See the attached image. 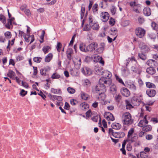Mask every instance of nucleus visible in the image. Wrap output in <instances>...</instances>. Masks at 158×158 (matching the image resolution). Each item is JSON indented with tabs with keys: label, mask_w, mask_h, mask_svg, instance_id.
<instances>
[{
	"label": "nucleus",
	"mask_w": 158,
	"mask_h": 158,
	"mask_svg": "<svg viewBox=\"0 0 158 158\" xmlns=\"http://www.w3.org/2000/svg\"><path fill=\"white\" fill-rule=\"evenodd\" d=\"M102 75L103 76L99 80L100 83H104L107 87L109 86L112 82L111 78L112 77L111 73L108 71L105 70L103 71Z\"/></svg>",
	"instance_id": "f257e3e1"
},
{
	"label": "nucleus",
	"mask_w": 158,
	"mask_h": 158,
	"mask_svg": "<svg viewBox=\"0 0 158 158\" xmlns=\"http://www.w3.org/2000/svg\"><path fill=\"white\" fill-rule=\"evenodd\" d=\"M106 87H107V85L104 83H100L99 80L98 84L92 87V91L94 94H97L100 95L106 91Z\"/></svg>",
	"instance_id": "f03ea898"
},
{
	"label": "nucleus",
	"mask_w": 158,
	"mask_h": 158,
	"mask_svg": "<svg viewBox=\"0 0 158 158\" xmlns=\"http://www.w3.org/2000/svg\"><path fill=\"white\" fill-rule=\"evenodd\" d=\"M122 120L123 124L129 126L133 123L131 114L128 112L123 113L122 117Z\"/></svg>",
	"instance_id": "7ed1b4c3"
},
{
	"label": "nucleus",
	"mask_w": 158,
	"mask_h": 158,
	"mask_svg": "<svg viewBox=\"0 0 158 158\" xmlns=\"http://www.w3.org/2000/svg\"><path fill=\"white\" fill-rule=\"evenodd\" d=\"M135 33L137 36L141 38L144 36L145 33V31L144 29L139 27L136 29Z\"/></svg>",
	"instance_id": "20e7f679"
},
{
	"label": "nucleus",
	"mask_w": 158,
	"mask_h": 158,
	"mask_svg": "<svg viewBox=\"0 0 158 158\" xmlns=\"http://www.w3.org/2000/svg\"><path fill=\"white\" fill-rule=\"evenodd\" d=\"M100 17L103 22H106L109 19V15L107 12H103L101 13Z\"/></svg>",
	"instance_id": "39448f33"
},
{
	"label": "nucleus",
	"mask_w": 158,
	"mask_h": 158,
	"mask_svg": "<svg viewBox=\"0 0 158 158\" xmlns=\"http://www.w3.org/2000/svg\"><path fill=\"white\" fill-rule=\"evenodd\" d=\"M131 102L132 104L134 106H138L140 104H142V103L140 100L138 98L136 97H133L131 100Z\"/></svg>",
	"instance_id": "423d86ee"
},
{
	"label": "nucleus",
	"mask_w": 158,
	"mask_h": 158,
	"mask_svg": "<svg viewBox=\"0 0 158 158\" xmlns=\"http://www.w3.org/2000/svg\"><path fill=\"white\" fill-rule=\"evenodd\" d=\"M81 70L82 73L84 75L87 76L90 75L92 73V71L90 68L87 67H84L82 68Z\"/></svg>",
	"instance_id": "0eeeda50"
},
{
	"label": "nucleus",
	"mask_w": 158,
	"mask_h": 158,
	"mask_svg": "<svg viewBox=\"0 0 158 158\" xmlns=\"http://www.w3.org/2000/svg\"><path fill=\"white\" fill-rule=\"evenodd\" d=\"M134 64L135 66H132L131 70L133 72L137 73H139L141 71V67L138 65V63L137 64Z\"/></svg>",
	"instance_id": "6e6552de"
},
{
	"label": "nucleus",
	"mask_w": 158,
	"mask_h": 158,
	"mask_svg": "<svg viewBox=\"0 0 158 158\" xmlns=\"http://www.w3.org/2000/svg\"><path fill=\"white\" fill-rule=\"evenodd\" d=\"M98 47V44L97 43H92L89 44L87 47L88 51H93Z\"/></svg>",
	"instance_id": "1a4fd4ad"
},
{
	"label": "nucleus",
	"mask_w": 158,
	"mask_h": 158,
	"mask_svg": "<svg viewBox=\"0 0 158 158\" xmlns=\"http://www.w3.org/2000/svg\"><path fill=\"white\" fill-rule=\"evenodd\" d=\"M104 116L108 121H113L114 120V118L113 114L109 112H105L104 114Z\"/></svg>",
	"instance_id": "9d476101"
},
{
	"label": "nucleus",
	"mask_w": 158,
	"mask_h": 158,
	"mask_svg": "<svg viewBox=\"0 0 158 158\" xmlns=\"http://www.w3.org/2000/svg\"><path fill=\"white\" fill-rule=\"evenodd\" d=\"M146 63L150 67H156L158 65V63L156 61L152 59L148 60Z\"/></svg>",
	"instance_id": "9b49d317"
},
{
	"label": "nucleus",
	"mask_w": 158,
	"mask_h": 158,
	"mask_svg": "<svg viewBox=\"0 0 158 158\" xmlns=\"http://www.w3.org/2000/svg\"><path fill=\"white\" fill-rule=\"evenodd\" d=\"M94 70L95 73L98 75H102L103 72V68L97 66H95Z\"/></svg>",
	"instance_id": "f8f14e48"
},
{
	"label": "nucleus",
	"mask_w": 158,
	"mask_h": 158,
	"mask_svg": "<svg viewBox=\"0 0 158 158\" xmlns=\"http://www.w3.org/2000/svg\"><path fill=\"white\" fill-rule=\"evenodd\" d=\"M120 92L123 95L126 97H128L130 95V92L129 90L125 87L121 88Z\"/></svg>",
	"instance_id": "ddd939ff"
},
{
	"label": "nucleus",
	"mask_w": 158,
	"mask_h": 158,
	"mask_svg": "<svg viewBox=\"0 0 158 158\" xmlns=\"http://www.w3.org/2000/svg\"><path fill=\"white\" fill-rule=\"evenodd\" d=\"M34 36L33 35H30L29 34L27 35H23V37L25 39V41L27 42H29L30 40L29 39V38H31V41L30 43V44H31L34 41L35 39L34 38Z\"/></svg>",
	"instance_id": "4468645a"
},
{
	"label": "nucleus",
	"mask_w": 158,
	"mask_h": 158,
	"mask_svg": "<svg viewBox=\"0 0 158 158\" xmlns=\"http://www.w3.org/2000/svg\"><path fill=\"white\" fill-rule=\"evenodd\" d=\"M112 135L116 138H122L125 136V134L123 132L112 133Z\"/></svg>",
	"instance_id": "2eb2a0df"
},
{
	"label": "nucleus",
	"mask_w": 158,
	"mask_h": 158,
	"mask_svg": "<svg viewBox=\"0 0 158 158\" xmlns=\"http://www.w3.org/2000/svg\"><path fill=\"white\" fill-rule=\"evenodd\" d=\"M147 94L150 97H154L156 94V92L154 89H148L146 91Z\"/></svg>",
	"instance_id": "dca6fc26"
},
{
	"label": "nucleus",
	"mask_w": 158,
	"mask_h": 158,
	"mask_svg": "<svg viewBox=\"0 0 158 158\" xmlns=\"http://www.w3.org/2000/svg\"><path fill=\"white\" fill-rule=\"evenodd\" d=\"M143 12L145 16H149L151 14V9L149 7H146L144 8Z\"/></svg>",
	"instance_id": "f3484780"
},
{
	"label": "nucleus",
	"mask_w": 158,
	"mask_h": 158,
	"mask_svg": "<svg viewBox=\"0 0 158 158\" xmlns=\"http://www.w3.org/2000/svg\"><path fill=\"white\" fill-rule=\"evenodd\" d=\"M130 62L132 64H137V60L134 57H132L131 58H129L126 60V65H127Z\"/></svg>",
	"instance_id": "a211bd4d"
},
{
	"label": "nucleus",
	"mask_w": 158,
	"mask_h": 158,
	"mask_svg": "<svg viewBox=\"0 0 158 158\" xmlns=\"http://www.w3.org/2000/svg\"><path fill=\"white\" fill-rule=\"evenodd\" d=\"M48 96L53 101H54L55 100H56L59 101H61L62 100V98L61 96L56 95H52L51 94H50Z\"/></svg>",
	"instance_id": "6ab92c4d"
},
{
	"label": "nucleus",
	"mask_w": 158,
	"mask_h": 158,
	"mask_svg": "<svg viewBox=\"0 0 158 158\" xmlns=\"http://www.w3.org/2000/svg\"><path fill=\"white\" fill-rule=\"evenodd\" d=\"M117 91V87L116 85H112L110 88V93L112 94H115Z\"/></svg>",
	"instance_id": "aec40b11"
},
{
	"label": "nucleus",
	"mask_w": 158,
	"mask_h": 158,
	"mask_svg": "<svg viewBox=\"0 0 158 158\" xmlns=\"http://www.w3.org/2000/svg\"><path fill=\"white\" fill-rule=\"evenodd\" d=\"M139 47L142 50V51L143 52H148L150 50L149 48L144 44L140 45Z\"/></svg>",
	"instance_id": "412c9836"
},
{
	"label": "nucleus",
	"mask_w": 158,
	"mask_h": 158,
	"mask_svg": "<svg viewBox=\"0 0 158 158\" xmlns=\"http://www.w3.org/2000/svg\"><path fill=\"white\" fill-rule=\"evenodd\" d=\"M100 46V47L96 49V51L99 53H101L104 50L105 44L103 43H101Z\"/></svg>",
	"instance_id": "4be33fe9"
},
{
	"label": "nucleus",
	"mask_w": 158,
	"mask_h": 158,
	"mask_svg": "<svg viewBox=\"0 0 158 158\" xmlns=\"http://www.w3.org/2000/svg\"><path fill=\"white\" fill-rule=\"evenodd\" d=\"M111 127L112 128L117 130L120 129L122 127L120 124L117 123H113L111 125Z\"/></svg>",
	"instance_id": "5701e85b"
},
{
	"label": "nucleus",
	"mask_w": 158,
	"mask_h": 158,
	"mask_svg": "<svg viewBox=\"0 0 158 158\" xmlns=\"http://www.w3.org/2000/svg\"><path fill=\"white\" fill-rule=\"evenodd\" d=\"M50 69V68L49 67L47 66L44 69H41L40 70V73L42 75L45 76L46 72L49 71Z\"/></svg>",
	"instance_id": "b1692460"
},
{
	"label": "nucleus",
	"mask_w": 158,
	"mask_h": 158,
	"mask_svg": "<svg viewBox=\"0 0 158 158\" xmlns=\"http://www.w3.org/2000/svg\"><path fill=\"white\" fill-rule=\"evenodd\" d=\"M79 48L81 51L85 52H88L87 47L85 48V44L82 43L80 44Z\"/></svg>",
	"instance_id": "393cba45"
},
{
	"label": "nucleus",
	"mask_w": 158,
	"mask_h": 158,
	"mask_svg": "<svg viewBox=\"0 0 158 158\" xmlns=\"http://www.w3.org/2000/svg\"><path fill=\"white\" fill-rule=\"evenodd\" d=\"M153 67H150L146 69V72L149 74H153L155 73L156 70Z\"/></svg>",
	"instance_id": "a878e982"
},
{
	"label": "nucleus",
	"mask_w": 158,
	"mask_h": 158,
	"mask_svg": "<svg viewBox=\"0 0 158 158\" xmlns=\"http://www.w3.org/2000/svg\"><path fill=\"white\" fill-rule=\"evenodd\" d=\"M126 106V109L128 110H130L133 107L131 105V102L129 101L126 100L125 101Z\"/></svg>",
	"instance_id": "bb28decb"
},
{
	"label": "nucleus",
	"mask_w": 158,
	"mask_h": 158,
	"mask_svg": "<svg viewBox=\"0 0 158 158\" xmlns=\"http://www.w3.org/2000/svg\"><path fill=\"white\" fill-rule=\"evenodd\" d=\"M15 73L12 70H10L7 74V76L13 79H15Z\"/></svg>",
	"instance_id": "cd10ccee"
},
{
	"label": "nucleus",
	"mask_w": 158,
	"mask_h": 158,
	"mask_svg": "<svg viewBox=\"0 0 158 158\" xmlns=\"http://www.w3.org/2000/svg\"><path fill=\"white\" fill-rule=\"evenodd\" d=\"M53 55L52 53H49L45 57V61L46 62H49L52 59Z\"/></svg>",
	"instance_id": "c85d7f7f"
},
{
	"label": "nucleus",
	"mask_w": 158,
	"mask_h": 158,
	"mask_svg": "<svg viewBox=\"0 0 158 158\" xmlns=\"http://www.w3.org/2000/svg\"><path fill=\"white\" fill-rule=\"evenodd\" d=\"M146 85L147 87L149 88L155 89L156 88V86L154 84L150 82H146Z\"/></svg>",
	"instance_id": "c756f323"
},
{
	"label": "nucleus",
	"mask_w": 158,
	"mask_h": 158,
	"mask_svg": "<svg viewBox=\"0 0 158 158\" xmlns=\"http://www.w3.org/2000/svg\"><path fill=\"white\" fill-rule=\"evenodd\" d=\"M98 5L97 3L95 4L93 6L92 10L94 14H97L98 13Z\"/></svg>",
	"instance_id": "7c9ffc66"
},
{
	"label": "nucleus",
	"mask_w": 158,
	"mask_h": 158,
	"mask_svg": "<svg viewBox=\"0 0 158 158\" xmlns=\"http://www.w3.org/2000/svg\"><path fill=\"white\" fill-rule=\"evenodd\" d=\"M152 130L151 126L150 125H147L143 128V130L147 132L150 131Z\"/></svg>",
	"instance_id": "2f4dec72"
},
{
	"label": "nucleus",
	"mask_w": 158,
	"mask_h": 158,
	"mask_svg": "<svg viewBox=\"0 0 158 158\" xmlns=\"http://www.w3.org/2000/svg\"><path fill=\"white\" fill-rule=\"evenodd\" d=\"M51 91L52 93L55 94H61V91L60 89L57 90L54 88H52L51 90Z\"/></svg>",
	"instance_id": "473e14b6"
},
{
	"label": "nucleus",
	"mask_w": 158,
	"mask_h": 158,
	"mask_svg": "<svg viewBox=\"0 0 158 158\" xmlns=\"http://www.w3.org/2000/svg\"><path fill=\"white\" fill-rule=\"evenodd\" d=\"M50 49V47L48 46H45L43 47L42 50L45 54L48 52Z\"/></svg>",
	"instance_id": "72a5a7b5"
},
{
	"label": "nucleus",
	"mask_w": 158,
	"mask_h": 158,
	"mask_svg": "<svg viewBox=\"0 0 158 158\" xmlns=\"http://www.w3.org/2000/svg\"><path fill=\"white\" fill-rule=\"evenodd\" d=\"M111 31H112L113 33H111V34L113 35H116V36L113 39V41L115 40V39L116 38V37L117 36V30L115 28H113L111 30Z\"/></svg>",
	"instance_id": "f704fd0d"
},
{
	"label": "nucleus",
	"mask_w": 158,
	"mask_h": 158,
	"mask_svg": "<svg viewBox=\"0 0 158 158\" xmlns=\"http://www.w3.org/2000/svg\"><path fill=\"white\" fill-rule=\"evenodd\" d=\"M7 22L5 24V27L7 29H10V26L12 25V23L10 22V20L7 19Z\"/></svg>",
	"instance_id": "c9c22d12"
},
{
	"label": "nucleus",
	"mask_w": 158,
	"mask_h": 158,
	"mask_svg": "<svg viewBox=\"0 0 158 158\" xmlns=\"http://www.w3.org/2000/svg\"><path fill=\"white\" fill-rule=\"evenodd\" d=\"M81 97L82 99L85 100H86L88 98V95L85 93L83 92H81Z\"/></svg>",
	"instance_id": "e433bc0d"
},
{
	"label": "nucleus",
	"mask_w": 158,
	"mask_h": 158,
	"mask_svg": "<svg viewBox=\"0 0 158 158\" xmlns=\"http://www.w3.org/2000/svg\"><path fill=\"white\" fill-rule=\"evenodd\" d=\"M42 58L40 57H35L33 58V60L35 62L37 63H40L41 62Z\"/></svg>",
	"instance_id": "4c0bfd02"
},
{
	"label": "nucleus",
	"mask_w": 158,
	"mask_h": 158,
	"mask_svg": "<svg viewBox=\"0 0 158 158\" xmlns=\"http://www.w3.org/2000/svg\"><path fill=\"white\" fill-rule=\"evenodd\" d=\"M67 91L70 94H73L75 92V90L73 88L69 87L67 89Z\"/></svg>",
	"instance_id": "58836bf2"
},
{
	"label": "nucleus",
	"mask_w": 158,
	"mask_h": 158,
	"mask_svg": "<svg viewBox=\"0 0 158 158\" xmlns=\"http://www.w3.org/2000/svg\"><path fill=\"white\" fill-rule=\"evenodd\" d=\"M4 36L7 39L10 38L11 37V34L10 31H7L4 33Z\"/></svg>",
	"instance_id": "ea45409f"
},
{
	"label": "nucleus",
	"mask_w": 158,
	"mask_h": 158,
	"mask_svg": "<svg viewBox=\"0 0 158 158\" xmlns=\"http://www.w3.org/2000/svg\"><path fill=\"white\" fill-rule=\"evenodd\" d=\"M90 26L94 30H98V28L99 25L97 23H94L92 24V25H91Z\"/></svg>",
	"instance_id": "a19ab883"
},
{
	"label": "nucleus",
	"mask_w": 158,
	"mask_h": 158,
	"mask_svg": "<svg viewBox=\"0 0 158 158\" xmlns=\"http://www.w3.org/2000/svg\"><path fill=\"white\" fill-rule=\"evenodd\" d=\"M110 11L112 15H115L116 12V7L114 6H112L110 8Z\"/></svg>",
	"instance_id": "79ce46f5"
},
{
	"label": "nucleus",
	"mask_w": 158,
	"mask_h": 158,
	"mask_svg": "<svg viewBox=\"0 0 158 158\" xmlns=\"http://www.w3.org/2000/svg\"><path fill=\"white\" fill-rule=\"evenodd\" d=\"M129 88L134 91H135L136 90V86L133 83H131L129 85Z\"/></svg>",
	"instance_id": "37998d69"
},
{
	"label": "nucleus",
	"mask_w": 158,
	"mask_h": 158,
	"mask_svg": "<svg viewBox=\"0 0 158 158\" xmlns=\"http://www.w3.org/2000/svg\"><path fill=\"white\" fill-rule=\"evenodd\" d=\"M134 131V129L132 128H131L128 131L127 135V137L128 138H129L130 137L131 135L133 133Z\"/></svg>",
	"instance_id": "c03bdc74"
},
{
	"label": "nucleus",
	"mask_w": 158,
	"mask_h": 158,
	"mask_svg": "<svg viewBox=\"0 0 158 158\" xmlns=\"http://www.w3.org/2000/svg\"><path fill=\"white\" fill-rule=\"evenodd\" d=\"M140 156L141 158H148V156L147 154L144 152H140Z\"/></svg>",
	"instance_id": "a18cd8bd"
},
{
	"label": "nucleus",
	"mask_w": 158,
	"mask_h": 158,
	"mask_svg": "<svg viewBox=\"0 0 158 158\" xmlns=\"http://www.w3.org/2000/svg\"><path fill=\"white\" fill-rule=\"evenodd\" d=\"M138 56L141 59L143 60H145L147 59L146 56L143 53H139Z\"/></svg>",
	"instance_id": "49530a36"
},
{
	"label": "nucleus",
	"mask_w": 158,
	"mask_h": 158,
	"mask_svg": "<svg viewBox=\"0 0 158 158\" xmlns=\"http://www.w3.org/2000/svg\"><path fill=\"white\" fill-rule=\"evenodd\" d=\"M151 26L153 29L155 30L157 29L158 27V26L157 24L153 22L152 23Z\"/></svg>",
	"instance_id": "de8ad7c7"
},
{
	"label": "nucleus",
	"mask_w": 158,
	"mask_h": 158,
	"mask_svg": "<svg viewBox=\"0 0 158 158\" xmlns=\"http://www.w3.org/2000/svg\"><path fill=\"white\" fill-rule=\"evenodd\" d=\"M89 23L90 26L92 25V24L94 23V22H93V17L92 16H90L89 17Z\"/></svg>",
	"instance_id": "09e8293b"
},
{
	"label": "nucleus",
	"mask_w": 158,
	"mask_h": 158,
	"mask_svg": "<svg viewBox=\"0 0 158 158\" xmlns=\"http://www.w3.org/2000/svg\"><path fill=\"white\" fill-rule=\"evenodd\" d=\"M52 79H58L60 77V75L56 73H53L52 76Z\"/></svg>",
	"instance_id": "8fccbe9b"
},
{
	"label": "nucleus",
	"mask_w": 158,
	"mask_h": 158,
	"mask_svg": "<svg viewBox=\"0 0 158 158\" xmlns=\"http://www.w3.org/2000/svg\"><path fill=\"white\" fill-rule=\"evenodd\" d=\"M62 44L60 42H58L56 48L58 52H60L61 50V48L62 47Z\"/></svg>",
	"instance_id": "3c124183"
},
{
	"label": "nucleus",
	"mask_w": 158,
	"mask_h": 158,
	"mask_svg": "<svg viewBox=\"0 0 158 158\" xmlns=\"http://www.w3.org/2000/svg\"><path fill=\"white\" fill-rule=\"evenodd\" d=\"M138 21L140 24H142L144 22V19L143 17H139L138 19Z\"/></svg>",
	"instance_id": "603ef678"
},
{
	"label": "nucleus",
	"mask_w": 158,
	"mask_h": 158,
	"mask_svg": "<svg viewBox=\"0 0 158 158\" xmlns=\"http://www.w3.org/2000/svg\"><path fill=\"white\" fill-rule=\"evenodd\" d=\"M115 77L116 80L118 81L120 83L123 84H124V83L122 79L120 78L117 75H115Z\"/></svg>",
	"instance_id": "864d4df0"
},
{
	"label": "nucleus",
	"mask_w": 158,
	"mask_h": 158,
	"mask_svg": "<svg viewBox=\"0 0 158 158\" xmlns=\"http://www.w3.org/2000/svg\"><path fill=\"white\" fill-rule=\"evenodd\" d=\"M122 97L119 95H116L115 97V100L118 102H119L120 100L121 99Z\"/></svg>",
	"instance_id": "5fc2aeb1"
},
{
	"label": "nucleus",
	"mask_w": 158,
	"mask_h": 158,
	"mask_svg": "<svg viewBox=\"0 0 158 158\" xmlns=\"http://www.w3.org/2000/svg\"><path fill=\"white\" fill-rule=\"evenodd\" d=\"M142 104L143 106H144L146 109V110L147 111H150L151 110V108L148 106V105H147L144 103L143 102L142 103Z\"/></svg>",
	"instance_id": "6e6d98bb"
},
{
	"label": "nucleus",
	"mask_w": 158,
	"mask_h": 158,
	"mask_svg": "<svg viewBox=\"0 0 158 158\" xmlns=\"http://www.w3.org/2000/svg\"><path fill=\"white\" fill-rule=\"evenodd\" d=\"M76 35H74L72 37L71 40L69 44V45L70 46H72L73 43L74 41L75 38L76 37Z\"/></svg>",
	"instance_id": "4d7b16f0"
},
{
	"label": "nucleus",
	"mask_w": 158,
	"mask_h": 158,
	"mask_svg": "<svg viewBox=\"0 0 158 158\" xmlns=\"http://www.w3.org/2000/svg\"><path fill=\"white\" fill-rule=\"evenodd\" d=\"M85 12V8H83L82 7L81 8V19H82L84 16V13Z\"/></svg>",
	"instance_id": "13d9d810"
},
{
	"label": "nucleus",
	"mask_w": 158,
	"mask_h": 158,
	"mask_svg": "<svg viewBox=\"0 0 158 158\" xmlns=\"http://www.w3.org/2000/svg\"><path fill=\"white\" fill-rule=\"evenodd\" d=\"M70 102L72 105H75L77 103V101L74 99H71L70 101Z\"/></svg>",
	"instance_id": "bf43d9fd"
},
{
	"label": "nucleus",
	"mask_w": 158,
	"mask_h": 158,
	"mask_svg": "<svg viewBox=\"0 0 158 158\" xmlns=\"http://www.w3.org/2000/svg\"><path fill=\"white\" fill-rule=\"evenodd\" d=\"M149 37L151 39H154L156 38V35L155 34L151 33L148 35Z\"/></svg>",
	"instance_id": "052dcab7"
},
{
	"label": "nucleus",
	"mask_w": 158,
	"mask_h": 158,
	"mask_svg": "<svg viewBox=\"0 0 158 158\" xmlns=\"http://www.w3.org/2000/svg\"><path fill=\"white\" fill-rule=\"evenodd\" d=\"M90 30V27L88 24L85 25L83 28V30L85 31H89Z\"/></svg>",
	"instance_id": "680f3d73"
},
{
	"label": "nucleus",
	"mask_w": 158,
	"mask_h": 158,
	"mask_svg": "<svg viewBox=\"0 0 158 158\" xmlns=\"http://www.w3.org/2000/svg\"><path fill=\"white\" fill-rule=\"evenodd\" d=\"M27 91H25L24 89H22L20 94L21 96H24L27 94Z\"/></svg>",
	"instance_id": "e2e57ef3"
},
{
	"label": "nucleus",
	"mask_w": 158,
	"mask_h": 158,
	"mask_svg": "<svg viewBox=\"0 0 158 158\" xmlns=\"http://www.w3.org/2000/svg\"><path fill=\"white\" fill-rule=\"evenodd\" d=\"M130 5L131 6L134 8L136 6L137 4L135 2H131L130 3Z\"/></svg>",
	"instance_id": "0e129e2a"
},
{
	"label": "nucleus",
	"mask_w": 158,
	"mask_h": 158,
	"mask_svg": "<svg viewBox=\"0 0 158 158\" xmlns=\"http://www.w3.org/2000/svg\"><path fill=\"white\" fill-rule=\"evenodd\" d=\"M84 85L87 86L90 85V81L87 79L85 80L84 81Z\"/></svg>",
	"instance_id": "69168bd1"
},
{
	"label": "nucleus",
	"mask_w": 158,
	"mask_h": 158,
	"mask_svg": "<svg viewBox=\"0 0 158 158\" xmlns=\"http://www.w3.org/2000/svg\"><path fill=\"white\" fill-rule=\"evenodd\" d=\"M0 21L3 23H4L5 22V17L2 15H0Z\"/></svg>",
	"instance_id": "338daca9"
},
{
	"label": "nucleus",
	"mask_w": 158,
	"mask_h": 158,
	"mask_svg": "<svg viewBox=\"0 0 158 158\" xmlns=\"http://www.w3.org/2000/svg\"><path fill=\"white\" fill-rule=\"evenodd\" d=\"M24 13L28 16H29L31 15L30 11L29 9H25L24 10Z\"/></svg>",
	"instance_id": "774afa93"
}]
</instances>
